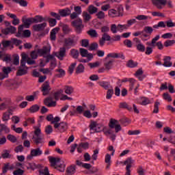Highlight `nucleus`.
I'll list each match as a JSON object with an SVG mask.
<instances>
[{
    "label": "nucleus",
    "instance_id": "2f4dec72",
    "mask_svg": "<svg viewBox=\"0 0 175 175\" xmlns=\"http://www.w3.org/2000/svg\"><path fill=\"white\" fill-rule=\"evenodd\" d=\"M70 54L74 59H77L79 58L80 53L77 49H71Z\"/></svg>",
    "mask_w": 175,
    "mask_h": 175
},
{
    "label": "nucleus",
    "instance_id": "6e6d98bb",
    "mask_svg": "<svg viewBox=\"0 0 175 175\" xmlns=\"http://www.w3.org/2000/svg\"><path fill=\"white\" fill-rule=\"evenodd\" d=\"M80 54L81 57H86L87 55L88 54V51L85 49L83 48H80L79 49Z\"/></svg>",
    "mask_w": 175,
    "mask_h": 175
},
{
    "label": "nucleus",
    "instance_id": "9d476101",
    "mask_svg": "<svg viewBox=\"0 0 175 175\" xmlns=\"http://www.w3.org/2000/svg\"><path fill=\"white\" fill-rule=\"evenodd\" d=\"M12 72V68L10 67H3V72H0V80H3V79H8L9 77V73Z\"/></svg>",
    "mask_w": 175,
    "mask_h": 175
},
{
    "label": "nucleus",
    "instance_id": "5fc2aeb1",
    "mask_svg": "<svg viewBox=\"0 0 175 175\" xmlns=\"http://www.w3.org/2000/svg\"><path fill=\"white\" fill-rule=\"evenodd\" d=\"M96 128H98V123H96V122H92L90 124V131H94V132H95Z\"/></svg>",
    "mask_w": 175,
    "mask_h": 175
},
{
    "label": "nucleus",
    "instance_id": "680f3d73",
    "mask_svg": "<svg viewBox=\"0 0 175 175\" xmlns=\"http://www.w3.org/2000/svg\"><path fill=\"white\" fill-rule=\"evenodd\" d=\"M117 27L118 31L122 32L124 29H128V25H118Z\"/></svg>",
    "mask_w": 175,
    "mask_h": 175
},
{
    "label": "nucleus",
    "instance_id": "0e129e2a",
    "mask_svg": "<svg viewBox=\"0 0 175 175\" xmlns=\"http://www.w3.org/2000/svg\"><path fill=\"white\" fill-rule=\"evenodd\" d=\"M165 25L167 28H173V27H175V23L172 20H169L165 21Z\"/></svg>",
    "mask_w": 175,
    "mask_h": 175
},
{
    "label": "nucleus",
    "instance_id": "f257e3e1",
    "mask_svg": "<svg viewBox=\"0 0 175 175\" xmlns=\"http://www.w3.org/2000/svg\"><path fill=\"white\" fill-rule=\"evenodd\" d=\"M34 134L32 136V144L34 146H43L45 143L44 135L42 134V130L38 126H34Z\"/></svg>",
    "mask_w": 175,
    "mask_h": 175
},
{
    "label": "nucleus",
    "instance_id": "603ef678",
    "mask_svg": "<svg viewBox=\"0 0 175 175\" xmlns=\"http://www.w3.org/2000/svg\"><path fill=\"white\" fill-rule=\"evenodd\" d=\"M39 109H40L39 105H34L30 107L29 110H30L31 113H36V111H39Z\"/></svg>",
    "mask_w": 175,
    "mask_h": 175
},
{
    "label": "nucleus",
    "instance_id": "09e8293b",
    "mask_svg": "<svg viewBox=\"0 0 175 175\" xmlns=\"http://www.w3.org/2000/svg\"><path fill=\"white\" fill-rule=\"evenodd\" d=\"M137 50H138V51H140L141 53H144V51H146V46L142 43L137 44Z\"/></svg>",
    "mask_w": 175,
    "mask_h": 175
},
{
    "label": "nucleus",
    "instance_id": "1a4fd4ad",
    "mask_svg": "<svg viewBox=\"0 0 175 175\" xmlns=\"http://www.w3.org/2000/svg\"><path fill=\"white\" fill-rule=\"evenodd\" d=\"M40 90L44 96L49 95V94H50V91H51V87L50 86V83H49V82L47 81L44 82L42 85Z\"/></svg>",
    "mask_w": 175,
    "mask_h": 175
},
{
    "label": "nucleus",
    "instance_id": "69168bd1",
    "mask_svg": "<svg viewBox=\"0 0 175 175\" xmlns=\"http://www.w3.org/2000/svg\"><path fill=\"white\" fill-rule=\"evenodd\" d=\"M82 47H87L90 44V41L87 39H83L81 41Z\"/></svg>",
    "mask_w": 175,
    "mask_h": 175
},
{
    "label": "nucleus",
    "instance_id": "49530a36",
    "mask_svg": "<svg viewBox=\"0 0 175 175\" xmlns=\"http://www.w3.org/2000/svg\"><path fill=\"white\" fill-rule=\"evenodd\" d=\"M39 173L40 175H50V172H49V168L47 167L40 170Z\"/></svg>",
    "mask_w": 175,
    "mask_h": 175
},
{
    "label": "nucleus",
    "instance_id": "4be33fe9",
    "mask_svg": "<svg viewBox=\"0 0 175 175\" xmlns=\"http://www.w3.org/2000/svg\"><path fill=\"white\" fill-rule=\"evenodd\" d=\"M31 18L33 20V24H38V23H43V21H47V19L46 18H44L40 15H37L34 17H31Z\"/></svg>",
    "mask_w": 175,
    "mask_h": 175
},
{
    "label": "nucleus",
    "instance_id": "f704fd0d",
    "mask_svg": "<svg viewBox=\"0 0 175 175\" xmlns=\"http://www.w3.org/2000/svg\"><path fill=\"white\" fill-rule=\"evenodd\" d=\"M90 14H88V12L84 11L82 14V16L83 17V20L85 23H88L91 20V15Z\"/></svg>",
    "mask_w": 175,
    "mask_h": 175
},
{
    "label": "nucleus",
    "instance_id": "dca6fc26",
    "mask_svg": "<svg viewBox=\"0 0 175 175\" xmlns=\"http://www.w3.org/2000/svg\"><path fill=\"white\" fill-rule=\"evenodd\" d=\"M65 55H66V48L65 46L60 48L59 52L55 53V57L59 58L60 61L64 59Z\"/></svg>",
    "mask_w": 175,
    "mask_h": 175
},
{
    "label": "nucleus",
    "instance_id": "393cba45",
    "mask_svg": "<svg viewBox=\"0 0 175 175\" xmlns=\"http://www.w3.org/2000/svg\"><path fill=\"white\" fill-rule=\"evenodd\" d=\"M59 31V27H55L51 31V40H55L57 39V32Z\"/></svg>",
    "mask_w": 175,
    "mask_h": 175
},
{
    "label": "nucleus",
    "instance_id": "a878e982",
    "mask_svg": "<svg viewBox=\"0 0 175 175\" xmlns=\"http://www.w3.org/2000/svg\"><path fill=\"white\" fill-rule=\"evenodd\" d=\"M73 91H75L73 87L70 85L64 86V92L65 94H67V95H70L71 94H73Z\"/></svg>",
    "mask_w": 175,
    "mask_h": 175
},
{
    "label": "nucleus",
    "instance_id": "a211bd4d",
    "mask_svg": "<svg viewBox=\"0 0 175 175\" xmlns=\"http://www.w3.org/2000/svg\"><path fill=\"white\" fill-rule=\"evenodd\" d=\"M44 103L48 107H55V106H57V102L53 101V98L50 97L45 98Z\"/></svg>",
    "mask_w": 175,
    "mask_h": 175
},
{
    "label": "nucleus",
    "instance_id": "338daca9",
    "mask_svg": "<svg viewBox=\"0 0 175 175\" xmlns=\"http://www.w3.org/2000/svg\"><path fill=\"white\" fill-rule=\"evenodd\" d=\"M96 49H98V43L96 42H93L90 44V47H89V50L90 51H92L94 50H96Z\"/></svg>",
    "mask_w": 175,
    "mask_h": 175
},
{
    "label": "nucleus",
    "instance_id": "39448f33",
    "mask_svg": "<svg viewBox=\"0 0 175 175\" xmlns=\"http://www.w3.org/2000/svg\"><path fill=\"white\" fill-rule=\"evenodd\" d=\"M16 38H29L31 36V31L24 30V25H21L18 28V33L16 34Z\"/></svg>",
    "mask_w": 175,
    "mask_h": 175
},
{
    "label": "nucleus",
    "instance_id": "2eb2a0df",
    "mask_svg": "<svg viewBox=\"0 0 175 175\" xmlns=\"http://www.w3.org/2000/svg\"><path fill=\"white\" fill-rule=\"evenodd\" d=\"M153 5L157 6V9H162L163 6H165L167 1L166 0H151Z\"/></svg>",
    "mask_w": 175,
    "mask_h": 175
},
{
    "label": "nucleus",
    "instance_id": "bb28decb",
    "mask_svg": "<svg viewBox=\"0 0 175 175\" xmlns=\"http://www.w3.org/2000/svg\"><path fill=\"white\" fill-rule=\"evenodd\" d=\"M160 38L159 35L156 36L153 39H152L151 42H148V46H150V47H155V44L158 40H159Z\"/></svg>",
    "mask_w": 175,
    "mask_h": 175
},
{
    "label": "nucleus",
    "instance_id": "052dcab7",
    "mask_svg": "<svg viewBox=\"0 0 175 175\" xmlns=\"http://www.w3.org/2000/svg\"><path fill=\"white\" fill-rule=\"evenodd\" d=\"M150 104V100L146 97H142L141 98V105L146 106V105Z\"/></svg>",
    "mask_w": 175,
    "mask_h": 175
},
{
    "label": "nucleus",
    "instance_id": "4468645a",
    "mask_svg": "<svg viewBox=\"0 0 175 175\" xmlns=\"http://www.w3.org/2000/svg\"><path fill=\"white\" fill-rule=\"evenodd\" d=\"M15 109V107H12L8 109V111L4 113L2 117L3 121H9V120H10V116L13 114V111H14Z\"/></svg>",
    "mask_w": 175,
    "mask_h": 175
},
{
    "label": "nucleus",
    "instance_id": "3c124183",
    "mask_svg": "<svg viewBox=\"0 0 175 175\" xmlns=\"http://www.w3.org/2000/svg\"><path fill=\"white\" fill-rule=\"evenodd\" d=\"M7 139H8V140L11 142L12 143H16V142H17V138L16 137V136H14L12 134H9L7 136Z\"/></svg>",
    "mask_w": 175,
    "mask_h": 175
},
{
    "label": "nucleus",
    "instance_id": "9b49d317",
    "mask_svg": "<svg viewBox=\"0 0 175 175\" xmlns=\"http://www.w3.org/2000/svg\"><path fill=\"white\" fill-rule=\"evenodd\" d=\"M46 27H47V23L44 22L42 23L33 25V29L36 32H42V31H44Z\"/></svg>",
    "mask_w": 175,
    "mask_h": 175
},
{
    "label": "nucleus",
    "instance_id": "e2e57ef3",
    "mask_svg": "<svg viewBox=\"0 0 175 175\" xmlns=\"http://www.w3.org/2000/svg\"><path fill=\"white\" fill-rule=\"evenodd\" d=\"M96 16L99 20H103V18H105V12H103V11H100L96 14Z\"/></svg>",
    "mask_w": 175,
    "mask_h": 175
},
{
    "label": "nucleus",
    "instance_id": "864d4df0",
    "mask_svg": "<svg viewBox=\"0 0 175 175\" xmlns=\"http://www.w3.org/2000/svg\"><path fill=\"white\" fill-rule=\"evenodd\" d=\"M113 60H109V62L105 63V69L107 70H110L111 69V67L113 66Z\"/></svg>",
    "mask_w": 175,
    "mask_h": 175
},
{
    "label": "nucleus",
    "instance_id": "58836bf2",
    "mask_svg": "<svg viewBox=\"0 0 175 175\" xmlns=\"http://www.w3.org/2000/svg\"><path fill=\"white\" fill-rule=\"evenodd\" d=\"M1 157L3 159H7L8 158H11L12 154H10V151L5 150H3V153H2Z\"/></svg>",
    "mask_w": 175,
    "mask_h": 175
},
{
    "label": "nucleus",
    "instance_id": "e433bc0d",
    "mask_svg": "<svg viewBox=\"0 0 175 175\" xmlns=\"http://www.w3.org/2000/svg\"><path fill=\"white\" fill-rule=\"evenodd\" d=\"M66 172L68 175H72L76 173V167L73 165H71L67 168Z\"/></svg>",
    "mask_w": 175,
    "mask_h": 175
},
{
    "label": "nucleus",
    "instance_id": "423d86ee",
    "mask_svg": "<svg viewBox=\"0 0 175 175\" xmlns=\"http://www.w3.org/2000/svg\"><path fill=\"white\" fill-rule=\"evenodd\" d=\"M69 125L65 122H61L60 123H55L54 125V129L57 132H59L60 133H64V132H66L68 131Z\"/></svg>",
    "mask_w": 175,
    "mask_h": 175
},
{
    "label": "nucleus",
    "instance_id": "aec40b11",
    "mask_svg": "<svg viewBox=\"0 0 175 175\" xmlns=\"http://www.w3.org/2000/svg\"><path fill=\"white\" fill-rule=\"evenodd\" d=\"M133 162H135V161L131 158H128L126 161H124V165H126V173H131V168L132 167V164Z\"/></svg>",
    "mask_w": 175,
    "mask_h": 175
},
{
    "label": "nucleus",
    "instance_id": "37998d69",
    "mask_svg": "<svg viewBox=\"0 0 175 175\" xmlns=\"http://www.w3.org/2000/svg\"><path fill=\"white\" fill-rule=\"evenodd\" d=\"M27 73V68H22L21 67L17 71V76H23L26 75Z\"/></svg>",
    "mask_w": 175,
    "mask_h": 175
},
{
    "label": "nucleus",
    "instance_id": "de8ad7c7",
    "mask_svg": "<svg viewBox=\"0 0 175 175\" xmlns=\"http://www.w3.org/2000/svg\"><path fill=\"white\" fill-rule=\"evenodd\" d=\"M88 33L92 38H98V33L96 32V30L90 29L88 31Z\"/></svg>",
    "mask_w": 175,
    "mask_h": 175
},
{
    "label": "nucleus",
    "instance_id": "f3484780",
    "mask_svg": "<svg viewBox=\"0 0 175 175\" xmlns=\"http://www.w3.org/2000/svg\"><path fill=\"white\" fill-rule=\"evenodd\" d=\"M76 44V41H75V38H68L64 40V47H72Z\"/></svg>",
    "mask_w": 175,
    "mask_h": 175
},
{
    "label": "nucleus",
    "instance_id": "cd10ccee",
    "mask_svg": "<svg viewBox=\"0 0 175 175\" xmlns=\"http://www.w3.org/2000/svg\"><path fill=\"white\" fill-rule=\"evenodd\" d=\"M153 28H154V29H159V28H166V22L160 21L157 23V25H153Z\"/></svg>",
    "mask_w": 175,
    "mask_h": 175
},
{
    "label": "nucleus",
    "instance_id": "0eeeda50",
    "mask_svg": "<svg viewBox=\"0 0 175 175\" xmlns=\"http://www.w3.org/2000/svg\"><path fill=\"white\" fill-rule=\"evenodd\" d=\"M109 128L111 129L115 128V132L116 133H118L120 131H121V124L118 122V120H116L115 119H111L109 124Z\"/></svg>",
    "mask_w": 175,
    "mask_h": 175
},
{
    "label": "nucleus",
    "instance_id": "6e6552de",
    "mask_svg": "<svg viewBox=\"0 0 175 175\" xmlns=\"http://www.w3.org/2000/svg\"><path fill=\"white\" fill-rule=\"evenodd\" d=\"M152 32H154V29H152V27L146 26L142 30L144 39L148 40V39H150V36L152 34Z\"/></svg>",
    "mask_w": 175,
    "mask_h": 175
},
{
    "label": "nucleus",
    "instance_id": "ea45409f",
    "mask_svg": "<svg viewBox=\"0 0 175 175\" xmlns=\"http://www.w3.org/2000/svg\"><path fill=\"white\" fill-rule=\"evenodd\" d=\"M72 27H76L77 25H83V20H81V18H77L76 20L73 21L71 23Z\"/></svg>",
    "mask_w": 175,
    "mask_h": 175
},
{
    "label": "nucleus",
    "instance_id": "c9c22d12",
    "mask_svg": "<svg viewBox=\"0 0 175 175\" xmlns=\"http://www.w3.org/2000/svg\"><path fill=\"white\" fill-rule=\"evenodd\" d=\"M13 2H16V3H18L20 6H23V8H25L28 6V3L25 0H12Z\"/></svg>",
    "mask_w": 175,
    "mask_h": 175
},
{
    "label": "nucleus",
    "instance_id": "7ed1b4c3",
    "mask_svg": "<svg viewBox=\"0 0 175 175\" xmlns=\"http://www.w3.org/2000/svg\"><path fill=\"white\" fill-rule=\"evenodd\" d=\"M50 162L52 166H54L55 169L59 170V172H65V163L61 161L59 158L52 157L50 159Z\"/></svg>",
    "mask_w": 175,
    "mask_h": 175
},
{
    "label": "nucleus",
    "instance_id": "774afa93",
    "mask_svg": "<svg viewBox=\"0 0 175 175\" xmlns=\"http://www.w3.org/2000/svg\"><path fill=\"white\" fill-rule=\"evenodd\" d=\"M14 175H23L24 174V170L21 169L16 170L13 172Z\"/></svg>",
    "mask_w": 175,
    "mask_h": 175
},
{
    "label": "nucleus",
    "instance_id": "473e14b6",
    "mask_svg": "<svg viewBox=\"0 0 175 175\" xmlns=\"http://www.w3.org/2000/svg\"><path fill=\"white\" fill-rule=\"evenodd\" d=\"M133 36L137 38V36H139V38L143 40L144 42L147 41V39H144L143 37V31H138L135 33H133Z\"/></svg>",
    "mask_w": 175,
    "mask_h": 175
},
{
    "label": "nucleus",
    "instance_id": "a18cd8bd",
    "mask_svg": "<svg viewBox=\"0 0 175 175\" xmlns=\"http://www.w3.org/2000/svg\"><path fill=\"white\" fill-rule=\"evenodd\" d=\"M84 72V66L80 64L76 68V73L79 75L80 73H83Z\"/></svg>",
    "mask_w": 175,
    "mask_h": 175
},
{
    "label": "nucleus",
    "instance_id": "20e7f679",
    "mask_svg": "<svg viewBox=\"0 0 175 175\" xmlns=\"http://www.w3.org/2000/svg\"><path fill=\"white\" fill-rule=\"evenodd\" d=\"M123 13L124 7H122V5H118L116 8L108 11V16H109V17H120L122 16Z\"/></svg>",
    "mask_w": 175,
    "mask_h": 175
},
{
    "label": "nucleus",
    "instance_id": "c03bdc74",
    "mask_svg": "<svg viewBox=\"0 0 175 175\" xmlns=\"http://www.w3.org/2000/svg\"><path fill=\"white\" fill-rule=\"evenodd\" d=\"M175 40H167L164 42L165 47H170L174 44Z\"/></svg>",
    "mask_w": 175,
    "mask_h": 175
},
{
    "label": "nucleus",
    "instance_id": "f03ea898",
    "mask_svg": "<svg viewBox=\"0 0 175 175\" xmlns=\"http://www.w3.org/2000/svg\"><path fill=\"white\" fill-rule=\"evenodd\" d=\"M51 51V46H44L42 49H38L31 52L30 57L33 59H37L38 57H44Z\"/></svg>",
    "mask_w": 175,
    "mask_h": 175
},
{
    "label": "nucleus",
    "instance_id": "4d7b16f0",
    "mask_svg": "<svg viewBox=\"0 0 175 175\" xmlns=\"http://www.w3.org/2000/svg\"><path fill=\"white\" fill-rule=\"evenodd\" d=\"M159 102H155L154 103V110H153V113H154V114H158V113H159Z\"/></svg>",
    "mask_w": 175,
    "mask_h": 175
},
{
    "label": "nucleus",
    "instance_id": "79ce46f5",
    "mask_svg": "<svg viewBox=\"0 0 175 175\" xmlns=\"http://www.w3.org/2000/svg\"><path fill=\"white\" fill-rule=\"evenodd\" d=\"M126 66L128 68H136V66H137V62H134L133 60H129Z\"/></svg>",
    "mask_w": 175,
    "mask_h": 175
},
{
    "label": "nucleus",
    "instance_id": "f8f14e48",
    "mask_svg": "<svg viewBox=\"0 0 175 175\" xmlns=\"http://www.w3.org/2000/svg\"><path fill=\"white\" fill-rule=\"evenodd\" d=\"M1 32L4 35H9V33H11L12 35H13L16 32H17V28H16V27H14V26H10L9 27L3 29L1 30Z\"/></svg>",
    "mask_w": 175,
    "mask_h": 175
},
{
    "label": "nucleus",
    "instance_id": "7c9ffc66",
    "mask_svg": "<svg viewBox=\"0 0 175 175\" xmlns=\"http://www.w3.org/2000/svg\"><path fill=\"white\" fill-rule=\"evenodd\" d=\"M135 76L140 81H142V80L144 79V77H143V70L139 68L138 70H137L135 72Z\"/></svg>",
    "mask_w": 175,
    "mask_h": 175
},
{
    "label": "nucleus",
    "instance_id": "c756f323",
    "mask_svg": "<svg viewBox=\"0 0 175 175\" xmlns=\"http://www.w3.org/2000/svg\"><path fill=\"white\" fill-rule=\"evenodd\" d=\"M62 94H64V90H62V89H60V90H57V92H55L53 94L55 100H59V98L61 97V95H62Z\"/></svg>",
    "mask_w": 175,
    "mask_h": 175
},
{
    "label": "nucleus",
    "instance_id": "c85d7f7f",
    "mask_svg": "<svg viewBox=\"0 0 175 175\" xmlns=\"http://www.w3.org/2000/svg\"><path fill=\"white\" fill-rule=\"evenodd\" d=\"M88 12H89L90 14H95V13L98 12V8L94 6L93 5H90L88 7Z\"/></svg>",
    "mask_w": 175,
    "mask_h": 175
},
{
    "label": "nucleus",
    "instance_id": "4c0bfd02",
    "mask_svg": "<svg viewBox=\"0 0 175 175\" xmlns=\"http://www.w3.org/2000/svg\"><path fill=\"white\" fill-rule=\"evenodd\" d=\"M75 27V30L77 32V33H81L83 32V29L84 28V25H78L77 26H73Z\"/></svg>",
    "mask_w": 175,
    "mask_h": 175
},
{
    "label": "nucleus",
    "instance_id": "bf43d9fd",
    "mask_svg": "<svg viewBox=\"0 0 175 175\" xmlns=\"http://www.w3.org/2000/svg\"><path fill=\"white\" fill-rule=\"evenodd\" d=\"M129 81L130 83V91H132L134 88L135 83H136V80H135L133 78L129 79Z\"/></svg>",
    "mask_w": 175,
    "mask_h": 175
},
{
    "label": "nucleus",
    "instance_id": "72a5a7b5",
    "mask_svg": "<svg viewBox=\"0 0 175 175\" xmlns=\"http://www.w3.org/2000/svg\"><path fill=\"white\" fill-rule=\"evenodd\" d=\"M98 83L99 85H100V87H103V88H104L105 90H109V88H110L111 87L110 83L107 81H100Z\"/></svg>",
    "mask_w": 175,
    "mask_h": 175
},
{
    "label": "nucleus",
    "instance_id": "8fccbe9b",
    "mask_svg": "<svg viewBox=\"0 0 175 175\" xmlns=\"http://www.w3.org/2000/svg\"><path fill=\"white\" fill-rule=\"evenodd\" d=\"M0 132H5V133H9L10 129L6 126L5 124H1Z\"/></svg>",
    "mask_w": 175,
    "mask_h": 175
},
{
    "label": "nucleus",
    "instance_id": "ddd939ff",
    "mask_svg": "<svg viewBox=\"0 0 175 175\" xmlns=\"http://www.w3.org/2000/svg\"><path fill=\"white\" fill-rule=\"evenodd\" d=\"M22 23H23V28H29L31 27V24H33V21L31 18H27L26 16H23L22 18Z\"/></svg>",
    "mask_w": 175,
    "mask_h": 175
},
{
    "label": "nucleus",
    "instance_id": "13d9d810",
    "mask_svg": "<svg viewBox=\"0 0 175 175\" xmlns=\"http://www.w3.org/2000/svg\"><path fill=\"white\" fill-rule=\"evenodd\" d=\"M114 94V90L113 89H109L107 92L106 98L107 99H111V96Z\"/></svg>",
    "mask_w": 175,
    "mask_h": 175
},
{
    "label": "nucleus",
    "instance_id": "6ab92c4d",
    "mask_svg": "<svg viewBox=\"0 0 175 175\" xmlns=\"http://www.w3.org/2000/svg\"><path fill=\"white\" fill-rule=\"evenodd\" d=\"M72 10L69 9V8L59 10V14H60L61 17H68V16H70Z\"/></svg>",
    "mask_w": 175,
    "mask_h": 175
},
{
    "label": "nucleus",
    "instance_id": "b1692460",
    "mask_svg": "<svg viewBox=\"0 0 175 175\" xmlns=\"http://www.w3.org/2000/svg\"><path fill=\"white\" fill-rule=\"evenodd\" d=\"M120 109H126V110H129V111H133V108L128 103L123 102L120 103L119 106Z\"/></svg>",
    "mask_w": 175,
    "mask_h": 175
},
{
    "label": "nucleus",
    "instance_id": "5701e85b",
    "mask_svg": "<svg viewBox=\"0 0 175 175\" xmlns=\"http://www.w3.org/2000/svg\"><path fill=\"white\" fill-rule=\"evenodd\" d=\"M172 59V57L170 56H165L163 61L164 64H163V66H165V68H170L173 64L170 62Z\"/></svg>",
    "mask_w": 175,
    "mask_h": 175
},
{
    "label": "nucleus",
    "instance_id": "412c9836",
    "mask_svg": "<svg viewBox=\"0 0 175 175\" xmlns=\"http://www.w3.org/2000/svg\"><path fill=\"white\" fill-rule=\"evenodd\" d=\"M32 157H40L43 154V150L40 148H36L31 150Z\"/></svg>",
    "mask_w": 175,
    "mask_h": 175
},
{
    "label": "nucleus",
    "instance_id": "a19ab883",
    "mask_svg": "<svg viewBox=\"0 0 175 175\" xmlns=\"http://www.w3.org/2000/svg\"><path fill=\"white\" fill-rule=\"evenodd\" d=\"M46 21H49L50 27H55L57 25V20L53 18H46Z\"/></svg>",
    "mask_w": 175,
    "mask_h": 175
}]
</instances>
